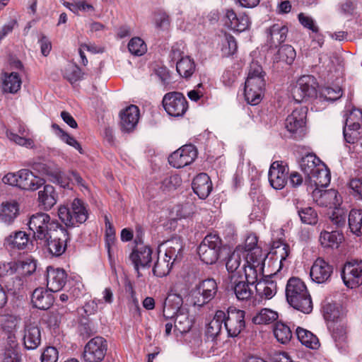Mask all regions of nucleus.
<instances>
[{
    "mask_svg": "<svg viewBox=\"0 0 362 362\" xmlns=\"http://www.w3.org/2000/svg\"><path fill=\"white\" fill-rule=\"evenodd\" d=\"M253 284L248 283L247 280L246 281H234L232 289L239 300H247L250 298L253 293L252 290L250 287V285Z\"/></svg>",
    "mask_w": 362,
    "mask_h": 362,
    "instance_id": "09e8293b",
    "label": "nucleus"
},
{
    "mask_svg": "<svg viewBox=\"0 0 362 362\" xmlns=\"http://www.w3.org/2000/svg\"><path fill=\"white\" fill-rule=\"evenodd\" d=\"M42 173L47 175L52 182L62 187H65L67 185L66 177L62 168L53 161H49L45 164Z\"/></svg>",
    "mask_w": 362,
    "mask_h": 362,
    "instance_id": "c9c22d12",
    "label": "nucleus"
},
{
    "mask_svg": "<svg viewBox=\"0 0 362 362\" xmlns=\"http://www.w3.org/2000/svg\"><path fill=\"white\" fill-rule=\"evenodd\" d=\"M66 280L65 271L59 268L48 267L47 269V286L49 291L57 292L64 286Z\"/></svg>",
    "mask_w": 362,
    "mask_h": 362,
    "instance_id": "a878e982",
    "label": "nucleus"
},
{
    "mask_svg": "<svg viewBox=\"0 0 362 362\" xmlns=\"http://www.w3.org/2000/svg\"><path fill=\"white\" fill-rule=\"evenodd\" d=\"M152 250L148 246H137L131 253L129 258L138 271L139 267H145L151 261Z\"/></svg>",
    "mask_w": 362,
    "mask_h": 362,
    "instance_id": "72a5a7b5",
    "label": "nucleus"
},
{
    "mask_svg": "<svg viewBox=\"0 0 362 362\" xmlns=\"http://www.w3.org/2000/svg\"><path fill=\"white\" fill-rule=\"evenodd\" d=\"M23 341L25 348L28 350L35 349L40 346L41 332L36 322L31 320L25 322Z\"/></svg>",
    "mask_w": 362,
    "mask_h": 362,
    "instance_id": "5701e85b",
    "label": "nucleus"
},
{
    "mask_svg": "<svg viewBox=\"0 0 362 362\" xmlns=\"http://www.w3.org/2000/svg\"><path fill=\"white\" fill-rule=\"evenodd\" d=\"M316 187L313 192V200L322 206H336L341 205L342 198L336 189L323 190Z\"/></svg>",
    "mask_w": 362,
    "mask_h": 362,
    "instance_id": "4be33fe9",
    "label": "nucleus"
},
{
    "mask_svg": "<svg viewBox=\"0 0 362 362\" xmlns=\"http://www.w3.org/2000/svg\"><path fill=\"white\" fill-rule=\"evenodd\" d=\"M334 209L330 216L332 222L337 227L344 226L346 221L347 210L339 206H334Z\"/></svg>",
    "mask_w": 362,
    "mask_h": 362,
    "instance_id": "0e129e2a",
    "label": "nucleus"
},
{
    "mask_svg": "<svg viewBox=\"0 0 362 362\" xmlns=\"http://www.w3.org/2000/svg\"><path fill=\"white\" fill-rule=\"evenodd\" d=\"M317 83L315 77L310 75L301 76L291 90L295 101L301 103L316 96Z\"/></svg>",
    "mask_w": 362,
    "mask_h": 362,
    "instance_id": "f8f14e48",
    "label": "nucleus"
},
{
    "mask_svg": "<svg viewBox=\"0 0 362 362\" xmlns=\"http://www.w3.org/2000/svg\"><path fill=\"white\" fill-rule=\"evenodd\" d=\"M52 129L54 134L59 138L63 142L77 150L80 153H83L81 144L67 132L64 131L58 124H52Z\"/></svg>",
    "mask_w": 362,
    "mask_h": 362,
    "instance_id": "49530a36",
    "label": "nucleus"
},
{
    "mask_svg": "<svg viewBox=\"0 0 362 362\" xmlns=\"http://www.w3.org/2000/svg\"><path fill=\"white\" fill-rule=\"evenodd\" d=\"M245 311L235 308H229L225 313L223 322L229 337H235L245 329Z\"/></svg>",
    "mask_w": 362,
    "mask_h": 362,
    "instance_id": "ddd939ff",
    "label": "nucleus"
},
{
    "mask_svg": "<svg viewBox=\"0 0 362 362\" xmlns=\"http://www.w3.org/2000/svg\"><path fill=\"white\" fill-rule=\"evenodd\" d=\"M105 246L107 250L108 257L110 262H112V247L115 245V230L108 216H105Z\"/></svg>",
    "mask_w": 362,
    "mask_h": 362,
    "instance_id": "603ef678",
    "label": "nucleus"
},
{
    "mask_svg": "<svg viewBox=\"0 0 362 362\" xmlns=\"http://www.w3.org/2000/svg\"><path fill=\"white\" fill-rule=\"evenodd\" d=\"M307 109L303 107H297L286 119V128L290 132H296L302 129L305 124Z\"/></svg>",
    "mask_w": 362,
    "mask_h": 362,
    "instance_id": "c756f323",
    "label": "nucleus"
},
{
    "mask_svg": "<svg viewBox=\"0 0 362 362\" xmlns=\"http://www.w3.org/2000/svg\"><path fill=\"white\" fill-rule=\"evenodd\" d=\"M296 57L294 48L288 45H282L275 55L274 60L291 64Z\"/></svg>",
    "mask_w": 362,
    "mask_h": 362,
    "instance_id": "864d4df0",
    "label": "nucleus"
},
{
    "mask_svg": "<svg viewBox=\"0 0 362 362\" xmlns=\"http://www.w3.org/2000/svg\"><path fill=\"white\" fill-rule=\"evenodd\" d=\"M237 42L233 36L226 35L224 40L222 42L221 53L224 57H229L237 51Z\"/></svg>",
    "mask_w": 362,
    "mask_h": 362,
    "instance_id": "e2e57ef3",
    "label": "nucleus"
},
{
    "mask_svg": "<svg viewBox=\"0 0 362 362\" xmlns=\"http://www.w3.org/2000/svg\"><path fill=\"white\" fill-rule=\"evenodd\" d=\"M1 180L5 185L26 191L37 190L45 182L42 178L26 168L13 173H8L2 177Z\"/></svg>",
    "mask_w": 362,
    "mask_h": 362,
    "instance_id": "39448f33",
    "label": "nucleus"
},
{
    "mask_svg": "<svg viewBox=\"0 0 362 362\" xmlns=\"http://www.w3.org/2000/svg\"><path fill=\"white\" fill-rule=\"evenodd\" d=\"M192 189L200 199H206L212 189V184L208 175L206 173L197 175L193 180Z\"/></svg>",
    "mask_w": 362,
    "mask_h": 362,
    "instance_id": "473e14b6",
    "label": "nucleus"
},
{
    "mask_svg": "<svg viewBox=\"0 0 362 362\" xmlns=\"http://www.w3.org/2000/svg\"><path fill=\"white\" fill-rule=\"evenodd\" d=\"M296 334L303 345L313 349H316L319 347V340L311 332L301 327H298Z\"/></svg>",
    "mask_w": 362,
    "mask_h": 362,
    "instance_id": "c03bdc74",
    "label": "nucleus"
},
{
    "mask_svg": "<svg viewBox=\"0 0 362 362\" xmlns=\"http://www.w3.org/2000/svg\"><path fill=\"white\" fill-rule=\"evenodd\" d=\"M245 253V252L240 246L237 247L230 255L226 261V269L228 272H236L238 276H241L244 274L245 280H247L248 283L255 284L257 279H259V277H257L255 281H249L246 274H247V271H246V269L252 267V266L250 265V264L246 262V260H247V256Z\"/></svg>",
    "mask_w": 362,
    "mask_h": 362,
    "instance_id": "9d476101",
    "label": "nucleus"
},
{
    "mask_svg": "<svg viewBox=\"0 0 362 362\" xmlns=\"http://www.w3.org/2000/svg\"><path fill=\"white\" fill-rule=\"evenodd\" d=\"M139 115V110L137 106L132 105L127 107L120 115L122 129L126 132L134 130L138 124Z\"/></svg>",
    "mask_w": 362,
    "mask_h": 362,
    "instance_id": "7c9ffc66",
    "label": "nucleus"
},
{
    "mask_svg": "<svg viewBox=\"0 0 362 362\" xmlns=\"http://www.w3.org/2000/svg\"><path fill=\"white\" fill-rule=\"evenodd\" d=\"M255 283H257L255 286L256 293L259 298L269 300L276 295L277 287L274 281L269 279L257 280Z\"/></svg>",
    "mask_w": 362,
    "mask_h": 362,
    "instance_id": "ea45409f",
    "label": "nucleus"
},
{
    "mask_svg": "<svg viewBox=\"0 0 362 362\" xmlns=\"http://www.w3.org/2000/svg\"><path fill=\"white\" fill-rule=\"evenodd\" d=\"M29 229L33 233L36 240H46L50 234L55 233V230L61 226L55 220L45 213H37L30 216L28 223Z\"/></svg>",
    "mask_w": 362,
    "mask_h": 362,
    "instance_id": "423d86ee",
    "label": "nucleus"
},
{
    "mask_svg": "<svg viewBox=\"0 0 362 362\" xmlns=\"http://www.w3.org/2000/svg\"><path fill=\"white\" fill-rule=\"evenodd\" d=\"M69 240L67 230L60 226L55 230V233L50 234L46 240H41L53 256L59 257L66 250V242Z\"/></svg>",
    "mask_w": 362,
    "mask_h": 362,
    "instance_id": "dca6fc26",
    "label": "nucleus"
},
{
    "mask_svg": "<svg viewBox=\"0 0 362 362\" xmlns=\"http://www.w3.org/2000/svg\"><path fill=\"white\" fill-rule=\"evenodd\" d=\"M333 267L322 258H317L313 264L310 276L313 281L324 284L330 280Z\"/></svg>",
    "mask_w": 362,
    "mask_h": 362,
    "instance_id": "412c9836",
    "label": "nucleus"
},
{
    "mask_svg": "<svg viewBox=\"0 0 362 362\" xmlns=\"http://www.w3.org/2000/svg\"><path fill=\"white\" fill-rule=\"evenodd\" d=\"M1 88L4 93L15 94L22 85V78L18 71H4L1 74Z\"/></svg>",
    "mask_w": 362,
    "mask_h": 362,
    "instance_id": "cd10ccee",
    "label": "nucleus"
},
{
    "mask_svg": "<svg viewBox=\"0 0 362 362\" xmlns=\"http://www.w3.org/2000/svg\"><path fill=\"white\" fill-rule=\"evenodd\" d=\"M324 317L329 322V325L337 324L339 320L343 316V311L340 305L328 303L323 308Z\"/></svg>",
    "mask_w": 362,
    "mask_h": 362,
    "instance_id": "de8ad7c7",
    "label": "nucleus"
},
{
    "mask_svg": "<svg viewBox=\"0 0 362 362\" xmlns=\"http://www.w3.org/2000/svg\"><path fill=\"white\" fill-rule=\"evenodd\" d=\"M305 181L315 187H327L331 180L330 172L327 166L314 154H308L300 162Z\"/></svg>",
    "mask_w": 362,
    "mask_h": 362,
    "instance_id": "f257e3e1",
    "label": "nucleus"
},
{
    "mask_svg": "<svg viewBox=\"0 0 362 362\" xmlns=\"http://www.w3.org/2000/svg\"><path fill=\"white\" fill-rule=\"evenodd\" d=\"M221 240L218 235L209 234L200 244L198 253L201 260L206 264L215 263L219 257Z\"/></svg>",
    "mask_w": 362,
    "mask_h": 362,
    "instance_id": "1a4fd4ad",
    "label": "nucleus"
},
{
    "mask_svg": "<svg viewBox=\"0 0 362 362\" xmlns=\"http://www.w3.org/2000/svg\"><path fill=\"white\" fill-rule=\"evenodd\" d=\"M222 21L226 28L239 33L246 30L250 25L249 17L247 15L240 14L237 16L232 8H228L225 11Z\"/></svg>",
    "mask_w": 362,
    "mask_h": 362,
    "instance_id": "aec40b11",
    "label": "nucleus"
},
{
    "mask_svg": "<svg viewBox=\"0 0 362 362\" xmlns=\"http://www.w3.org/2000/svg\"><path fill=\"white\" fill-rule=\"evenodd\" d=\"M298 216L302 223L314 226L318 221V215L315 210L310 206H306L298 210Z\"/></svg>",
    "mask_w": 362,
    "mask_h": 362,
    "instance_id": "13d9d810",
    "label": "nucleus"
},
{
    "mask_svg": "<svg viewBox=\"0 0 362 362\" xmlns=\"http://www.w3.org/2000/svg\"><path fill=\"white\" fill-rule=\"evenodd\" d=\"M288 33L287 27L282 23H274L267 30V39L272 45H276L284 42Z\"/></svg>",
    "mask_w": 362,
    "mask_h": 362,
    "instance_id": "4c0bfd02",
    "label": "nucleus"
},
{
    "mask_svg": "<svg viewBox=\"0 0 362 362\" xmlns=\"http://www.w3.org/2000/svg\"><path fill=\"white\" fill-rule=\"evenodd\" d=\"M342 95V90L340 87H323L320 90L319 100L327 101H334L340 98Z\"/></svg>",
    "mask_w": 362,
    "mask_h": 362,
    "instance_id": "bf43d9fd",
    "label": "nucleus"
},
{
    "mask_svg": "<svg viewBox=\"0 0 362 362\" xmlns=\"http://www.w3.org/2000/svg\"><path fill=\"white\" fill-rule=\"evenodd\" d=\"M197 156L193 145H185L174 151L169 157V163L174 168H181L192 163Z\"/></svg>",
    "mask_w": 362,
    "mask_h": 362,
    "instance_id": "a211bd4d",
    "label": "nucleus"
},
{
    "mask_svg": "<svg viewBox=\"0 0 362 362\" xmlns=\"http://www.w3.org/2000/svg\"><path fill=\"white\" fill-rule=\"evenodd\" d=\"M344 137L346 142L349 144L356 143L361 138L362 134V125L355 127V125H346L343 130Z\"/></svg>",
    "mask_w": 362,
    "mask_h": 362,
    "instance_id": "052dcab7",
    "label": "nucleus"
},
{
    "mask_svg": "<svg viewBox=\"0 0 362 362\" xmlns=\"http://www.w3.org/2000/svg\"><path fill=\"white\" fill-rule=\"evenodd\" d=\"M289 255L288 245L280 243L276 249L269 254L267 262V267L264 264V272L259 276H274L281 272L284 267H287L286 258ZM269 254L267 255V256Z\"/></svg>",
    "mask_w": 362,
    "mask_h": 362,
    "instance_id": "6e6552de",
    "label": "nucleus"
},
{
    "mask_svg": "<svg viewBox=\"0 0 362 362\" xmlns=\"http://www.w3.org/2000/svg\"><path fill=\"white\" fill-rule=\"evenodd\" d=\"M348 222L351 231L356 235H360L362 228V210L351 209L349 214Z\"/></svg>",
    "mask_w": 362,
    "mask_h": 362,
    "instance_id": "3c124183",
    "label": "nucleus"
},
{
    "mask_svg": "<svg viewBox=\"0 0 362 362\" xmlns=\"http://www.w3.org/2000/svg\"><path fill=\"white\" fill-rule=\"evenodd\" d=\"M6 136L16 145L30 149L36 147L33 136H30V130L23 124H19L18 134L11 129H6Z\"/></svg>",
    "mask_w": 362,
    "mask_h": 362,
    "instance_id": "393cba45",
    "label": "nucleus"
},
{
    "mask_svg": "<svg viewBox=\"0 0 362 362\" xmlns=\"http://www.w3.org/2000/svg\"><path fill=\"white\" fill-rule=\"evenodd\" d=\"M273 332L276 340L283 344L288 343L293 336L291 328L281 322L275 324Z\"/></svg>",
    "mask_w": 362,
    "mask_h": 362,
    "instance_id": "8fccbe9b",
    "label": "nucleus"
},
{
    "mask_svg": "<svg viewBox=\"0 0 362 362\" xmlns=\"http://www.w3.org/2000/svg\"><path fill=\"white\" fill-rule=\"evenodd\" d=\"M247 256L246 262L250 264L252 267L246 269L249 281H253L257 277L264 272V261L267 258L268 253L264 252L257 245V237L255 234H250L245 239L244 247H241Z\"/></svg>",
    "mask_w": 362,
    "mask_h": 362,
    "instance_id": "7ed1b4c3",
    "label": "nucleus"
},
{
    "mask_svg": "<svg viewBox=\"0 0 362 362\" xmlns=\"http://www.w3.org/2000/svg\"><path fill=\"white\" fill-rule=\"evenodd\" d=\"M350 194L357 200H362V179L354 178L349 182Z\"/></svg>",
    "mask_w": 362,
    "mask_h": 362,
    "instance_id": "774afa93",
    "label": "nucleus"
},
{
    "mask_svg": "<svg viewBox=\"0 0 362 362\" xmlns=\"http://www.w3.org/2000/svg\"><path fill=\"white\" fill-rule=\"evenodd\" d=\"M176 70L180 76L186 78L190 77L195 71V64L193 59L187 56L182 57L177 62Z\"/></svg>",
    "mask_w": 362,
    "mask_h": 362,
    "instance_id": "a18cd8bd",
    "label": "nucleus"
},
{
    "mask_svg": "<svg viewBox=\"0 0 362 362\" xmlns=\"http://www.w3.org/2000/svg\"><path fill=\"white\" fill-rule=\"evenodd\" d=\"M20 214V206L16 199H8L0 204V223L12 225Z\"/></svg>",
    "mask_w": 362,
    "mask_h": 362,
    "instance_id": "b1692460",
    "label": "nucleus"
},
{
    "mask_svg": "<svg viewBox=\"0 0 362 362\" xmlns=\"http://www.w3.org/2000/svg\"><path fill=\"white\" fill-rule=\"evenodd\" d=\"M217 291V284L212 279L202 281L193 292V303L202 306L214 298Z\"/></svg>",
    "mask_w": 362,
    "mask_h": 362,
    "instance_id": "f3484780",
    "label": "nucleus"
},
{
    "mask_svg": "<svg viewBox=\"0 0 362 362\" xmlns=\"http://www.w3.org/2000/svg\"><path fill=\"white\" fill-rule=\"evenodd\" d=\"M163 106L168 115L174 117H182L188 109L187 101L180 92H170L163 98Z\"/></svg>",
    "mask_w": 362,
    "mask_h": 362,
    "instance_id": "9b49d317",
    "label": "nucleus"
},
{
    "mask_svg": "<svg viewBox=\"0 0 362 362\" xmlns=\"http://www.w3.org/2000/svg\"><path fill=\"white\" fill-rule=\"evenodd\" d=\"M341 278L344 284L350 288H355L362 284V261L347 262L342 269Z\"/></svg>",
    "mask_w": 362,
    "mask_h": 362,
    "instance_id": "2eb2a0df",
    "label": "nucleus"
},
{
    "mask_svg": "<svg viewBox=\"0 0 362 362\" xmlns=\"http://www.w3.org/2000/svg\"><path fill=\"white\" fill-rule=\"evenodd\" d=\"M50 292L42 288H36L31 298L33 305L40 310L48 309L54 302V297Z\"/></svg>",
    "mask_w": 362,
    "mask_h": 362,
    "instance_id": "f704fd0d",
    "label": "nucleus"
},
{
    "mask_svg": "<svg viewBox=\"0 0 362 362\" xmlns=\"http://www.w3.org/2000/svg\"><path fill=\"white\" fill-rule=\"evenodd\" d=\"M57 201V194L54 187L50 185H46L43 189L38 192V202L44 209H50Z\"/></svg>",
    "mask_w": 362,
    "mask_h": 362,
    "instance_id": "e433bc0d",
    "label": "nucleus"
},
{
    "mask_svg": "<svg viewBox=\"0 0 362 362\" xmlns=\"http://www.w3.org/2000/svg\"><path fill=\"white\" fill-rule=\"evenodd\" d=\"M174 264L165 257H159L153 267V272L154 275L158 277L165 276L169 274Z\"/></svg>",
    "mask_w": 362,
    "mask_h": 362,
    "instance_id": "6e6d98bb",
    "label": "nucleus"
},
{
    "mask_svg": "<svg viewBox=\"0 0 362 362\" xmlns=\"http://www.w3.org/2000/svg\"><path fill=\"white\" fill-rule=\"evenodd\" d=\"M182 298L180 295L176 293H170L168 295L163 303V317L165 319H172L175 315L182 309Z\"/></svg>",
    "mask_w": 362,
    "mask_h": 362,
    "instance_id": "2f4dec72",
    "label": "nucleus"
},
{
    "mask_svg": "<svg viewBox=\"0 0 362 362\" xmlns=\"http://www.w3.org/2000/svg\"><path fill=\"white\" fill-rule=\"evenodd\" d=\"M183 242L179 237H174L160 245L165 250L164 257L175 263L182 257Z\"/></svg>",
    "mask_w": 362,
    "mask_h": 362,
    "instance_id": "c85d7f7f",
    "label": "nucleus"
},
{
    "mask_svg": "<svg viewBox=\"0 0 362 362\" xmlns=\"http://www.w3.org/2000/svg\"><path fill=\"white\" fill-rule=\"evenodd\" d=\"M181 184V177L178 175H173L163 180L160 187L163 191L170 192L177 189Z\"/></svg>",
    "mask_w": 362,
    "mask_h": 362,
    "instance_id": "338daca9",
    "label": "nucleus"
},
{
    "mask_svg": "<svg viewBox=\"0 0 362 362\" xmlns=\"http://www.w3.org/2000/svg\"><path fill=\"white\" fill-rule=\"evenodd\" d=\"M343 240L342 233L337 230L328 232L323 230L320 233V243L324 247H338Z\"/></svg>",
    "mask_w": 362,
    "mask_h": 362,
    "instance_id": "37998d69",
    "label": "nucleus"
},
{
    "mask_svg": "<svg viewBox=\"0 0 362 362\" xmlns=\"http://www.w3.org/2000/svg\"><path fill=\"white\" fill-rule=\"evenodd\" d=\"M20 322V318L13 315L7 316L4 320L3 327L9 334L8 339L11 343H16L15 332L19 327Z\"/></svg>",
    "mask_w": 362,
    "mask_h": 362,
    "instance_id": "5fc2aeb1",
    "label": "nucleus"
},
{
    "mask_svg": "<svg viewBox=\"0 0 362 362\" xmlns=\"http://www.w3.org/2000/svg\"><path fill=\"white\" fill-rule=\"evenodd\" d=\"M225 318V312L217 310L213 319L206 325V334L214 340L221 332L222 324Z\"/></svg>",
    "mask_w": 362,
    "mask_h": 362,
    "instance_id": "a19ab883",
    "label": "nucleus"
},
{
    "mask_svg": "<svg viewBox=\"0 0 362 362\" xmlns=\"http://www.w3.org/2000/svg\"><path fill=\"white\" fill-rule=\"evenodd\" d=\"M28 235L23 231L11 233L4 240V245L11 250H23L28 243Z\"/></svg>",
    "mask_w": 362,
    "mask_h": 362,
    "instance_id": "58836bf2",
    "label": "nucleus"
},
{
    "mask_svg": "<svg viewBox=\"0 0 362 362\" xmlns=\"http://www.w3.org/2000/svg\"><path fill=\"white\" fill-rule=\"evenodd\" d=\"M264 76L262 66L252 62L245 85V98L249 104L256 105L262 100L265 86Z\"/></svg>",
    "mask_w": 362,
    "mask_h": 362,
    "instance_id": "20e7f679",
    "label": "nucleus"
},
{
    "mask_svg": "<svg viewBox=\"0 0 362 362\" xmlns=\"http://www.w3.org/2000/svg\"><path fill=\"white\" fill-rule=\"evenodd\" d=\"M175 328L181 333H185L190 330L193 324V320L189 317L188 310L183 308L175 315Z\"/></svg>",
    "mask_w": 362,
    "mask_h": 362,
    "instance_id": "79ce46f5",
    "label": "nucleus"
},
{
    "mask_svg": "<svg viewBox=\"0 0 362 362\" xmlns=\"http://www.w3.org/2000/svg\"><path fill=\"white\" fill-rule=\"evenodd\" d=\"M288 303L295 309L310 313L313 310V302L305 283L299 278L289 279L286 287Z\"/></svg>",
    "mask_w": 362,
    "mask_h": 362,
    "instance_id": "f03ea898",
    "label": "nucleus"
},
{
    "mask_svg": "<svg viewBox=\"0 0 362 362\" xmlns=\"http://www.w3.org/2000/svg\"><path fill=\"white\" fill-rule=\"evenodd\" d=\"M129 51L134 55L141 56L147 51V46L144 41L139 37H134L128 43Z\"/></svg>",
    "mask_w": 362,
    "mask_h": 362,
    "instance_id": "680f3d73",
    "label": "nucleus"
},
{
    "mask_svg": "<svg viewBox=\"0 0 362 362\" xmlns=\"http://www.w3.org/2000/svg\"><path fill=\"white\" fill-rule=\"evenodd\" d=\"M107 350V341L101 337H95L84 347L83 360L85 362H101Z\"/></svg>",
    "mask_w": 362,
    "mask_h": 362,
    "instance_id": "4468645a",
    "label": "nucleus"
},
{
    "mask_svg": "<svg viewBox=\"0 0 362 362\" xmlns=\"http://www.w3.org/2000/svg\"><path fill=\"white\" fill-rule=\"evenodd\" d=\"M58 216L66 226L74 227L84 223L88 217V213L84 203L78 199H75L70 206H59Z\"/></svg>",
    "mask_w": 362,
    "mask_h": 362,
    "instance_id": "0eeeda50",
    "label": "nucleus"
},
{
    "mask_svg": "<svg viewBox=\"0 0 362 362\" xmlns=\"http://www.w3.org/2000/svg\"><path fill=\"white\" fill-rule=\"evenodd\" d=\"M251 195L253 199L254 204L250 214V219L259 221L264 220L269 211V201L263 194L260 193L257 194V192H252Z\"/></svg>",
    "mask_w": 362,
    "mask_h": 362,
    "instance_id": "bb28decb",
    "label": "nucleus"
},
{
    "mask_svg": "<svg viewBox=\"0 0 362 362\" xmlns=\"http://www.w3.org/2000/svg\"><path fill=\"white\" fill-rule=\"evenodd\" d=\"M288 168L282 161L274 162L269 170V181L275 189H281L287 182Z\"/></svg>",
    "mask_w": 362,
    "mask_h": 362,
    "instance_id": "6ab92c4d",
    "label": "nucleus"
},
{
    "mask_svg": "<svg viewBox=\"0 0 362 362\" xmlns=\"http://www.w3.org/2000/svg\"><path fill=\"white\" fill-rule=\"evenodd\" d=\"M64 76L71 83L82 78L83 72L76 64H68L64 71Z\"/></svg>",
    "mask_w": 362,
    "mask_h": 362,
    "instance_id": "69168bd1",
    "label": "nucleus"
},
{
    "mask_svg": "<svg viewBox=\"0 0 362 362\" xmlns=\"http://www.w3.org/2000/svg\"><path fill=\"white\" fill-rule=\"evenodd\" d=\"M278 318L276 312L268 308L262 309L255 316L252 317V322L255 324H268Z\"/></svg>",
    "mask_w": 362,
    "mask_h": 362,
    "instance_id": "4d7b16f0",
    "label": "nucleus"
}]
</instances>
